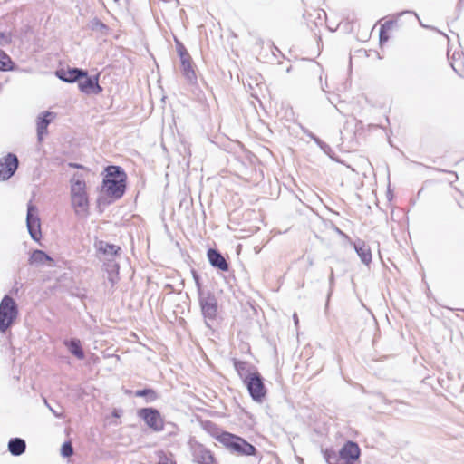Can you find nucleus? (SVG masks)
<instances>
[{"label": "nucleus", "instance_id": "ea45409f", "mask_svg": "<svg viewBox=\"0 0 464 464\" xmlns=\"http://www.w3.org/2000/svg\"><path fill=\"white\" fill-rule=\"evenodd\" d=\"M334 230H335V232H336L338 235L342 236V237H344V238L349 239V237H348L345 233H343L340 228L335 227V228H334Z\"/></svg>", "mask_w": 464, "mask_h": 464}, {"label": "nucleus", "instance_id": "bb28decb", "mask_svg": "<svg viewBox=\"0 0 464 464\" xmlns=\"http://www.w3.org/2000/svg\"><path fill=\"white\" fill-rule=\"evenodd\" d=\"M175 42H176L177 53L179 56L180 62L190 59L191 56L189 55V53H188V50L186 49V47L184 46V44L176 38H175Z\"/></svg>", "mask_w": 464, "mask_h": 464}, {"label": "nucleus", "instance_id": "9b49d317", "mask_svg": "<svg viewBox=\"0 0 464 464\" xmlns=\"http://www.w3.org/2000/svg\"><path fill=\"white\" fill-rule=\"evenodd\" d=\"M361 455V449L357 442L347 440L339 451V457L345 463L353 464Z\"/></svg>", "mask_w": 464, "mask_h": 464}, {"label": "nucleus", "instance_id": "a878e982", "mask_svg": "<svg viewBox=\"0 0 464 464\" xmlns=\"http://www.w3.org/2000/svg\"><path fill=\"white\" fill-rule=\"evenodd\" d=\"M89 27L92 31H99L102 34H107L109 32V26L102 22L99 18H93L89 24Z\"/></svg>", "mask_w": 464, "mask_h": 464}, {"label": "nucleus", "instance_id": "603ef678", "mask_svg": "<svg viewBox=\"0 0 464 464\" xmlns=\"http://www.w3.org/2000/svg\"><path fill=\"white\" fill-rule=\"evenodd\" d=\"M435 32L439 33V34H441V31L438 30V29H435Z\"/></svg>", "mask_w": 464, "mask_h": 464}, {"label": "nucleus", "instance_id": "f03ea898", "mask_svg": "<svg viewBox=\"0 0 464 464\" xmlns=\"http://www.w3.org/2000/svg\"><path fill=\"white\" fill-rule=\"evenodd\" d=\"M217 440L225 446L230 452L240 456H256V448L246 441L244 438L232 434L227 431H222L217 436Z\"/></svg>", "mask_w": 464, "mask_h": 464}, {"label": "nucleus", "instance_id": "412c9836", "mask_svg": "<svg viewBox=\"0 0 464 464\" xmlns=\"http://www.w3.org/2000/svg\"><path fill=\"white\" fill-rule=\"evenodd\" d=\"M97 249L99 252L109 256H117L121 251V247L119 246L102 240L97 243Z\"/></svg>", "mask_w": 464, "mask_h": 464}, {"label": "nucleus", "instance_id": "473e14b6", "mask_svg": "<svg viewBox=\"0 0 464 464\" xmlns=\"http://www.w3.org/2000/svg\"><path fill=\"white\" fill-rule=\"evenodd\" d=\"M326 155H328L331 159H334V151L332 148L325 143L324 141L321 142V144L318 146Z\"/></svg>", "mask_w": 464, "mask_h": 464}, {"label": "nucleus", "instance_id": "6ab92c4d", "mask_svg": "<svg viewBox=\"0 0 464 464\" xmlns=\"http://www.w3.org/2000/svg\"><path fill=\"white\" fill-rule=\"evenodd\" d=\"M8 451L12 456L19 457L26 450V442L22 438H11L8 441Z\"/></svg>", "mask_w": 464, "mask_h": 464}, {"label": "nucleus", "instance_id": "09e8293b", "mask_svg": "<svg viewBox=\"0 0 464 464\" xmlns=\"http://www.w3.org/2000/svg\"><path fill=\"white\" fill-rule=\"evenodd\" d=\"M404 13H411V12L410 11L402 12V13H400L399 15H402Z\"/></svg>", "mask_w": 464, "mask_h": 464}, {"label": "nucleus", "instance_id": "2f4dec72", "mask_svg": "<svg viewBox=\"0 0 464 464\" xmlns=\"http://www.w3.org/2000/svg\"><path fill=\"white\" fill-rule=\"evenodd\" d=\"M388 40H389V34H388L387 29L385 28V26H381L380 33H379L380 44L382 45Z\"/></svg>", "mask_w": 464, "mask_h": 464}, {"label": "nucleus", "instance_id": "7c9ffc66", "mask_svg": "<svg viewBox=\"0 0 464 464\" xmlns=\"http://www.w3.org/2000/svg\"><path fill=\"white\" fill-rule=\"evenodd\" d=\"M334 285V269L331 268L330 276H329V292H328V295H327V301H326V305H325L326 309L328 308L329 299H330V296H331V295L333 293Z\"/></svg>", "mask_w": 464, "mask_h": 464}, {"label": "nucleus", "instance_id": "b1692460", "mask_svg": "<svg viewBox=\"0 0 464 464\" xmlns=\"http://www.w3.org/2000/svg\"><path fill=\"white\" fill-rule=\"evenodd\" d=\"M136 397L144 398L147 403L153 402L159 399V394L152 388L137 390L134 392Z\"/></svg>", "mask_w": 464, "mask_h": 464}, {"label": "nucleus", "instance_id": "423d86ee", "mask_svg": "<svg viewBox=\"0 0 464 464\" xmlns=\"http://www.w3.org/2000/svg\"><path fill=\"white\" fill-rule=\"evenodd\" d=\"M244 384L254 401L262 402L264 401L266 395V388L264 383V378L258 372H256Z\"/></svg>", "mask_w": 464, "mask_h": 464}, {"label": "nucleus", "instance_id": "a19ab883", "mask_svg": "<svg viewBox=\"0 0 464 464\" xmlns=\"http://www.w3.org/2000/svg\"><path fill=\"white\" fill-rule=\"evenodd\" d=\"M121 415V410H117L115 409L113 411H112V416L115 417V418H120Z\"/></svg>", "mask_w": 464, "mask_h": 464}, {"label": "nucleus", "instance_id": "dca6fc26", "mask_svg": "<svg viewBox=\"0 0 464 464\" xmlns=\"http://www.w3.org/2000/svg\"><path fill=\"white\" fill-rule=\"evenodd\" d=\"M193 457L198 464H218L213 453L201 444L195 448Z\"/></svg>", "mask_w": 464, "mask_h": 464}, {"label": "nucleus", "instance_id": "f8f14e48", "mask_svg": "<svg viewBox=\"0 0 464 464\" xmlns=\"http://www.w3.org/2000/svg\"><path fill=\"white\" fill-rule=\"evenodd\" d=\"M55 118V113L51 111L41 112L36 119V130L38 141L44 140V136L47 134V129L52 121Z\"/></svg>", "mask_w": 464, "mask_h": 464}, {"label": "nucleus", "instance_id": "3c124183", "mask_svg": "<svg viewBox=\"0 0 464 464\" xmlns=\"http://www.w3.org/2000/svg\"><path fill=\"white\" fill-rule=\"evenodd\" d=\"M435 32L439 33V34H441V31L438 30V29H435Z\"/></svg>", "mask_w": 464, "mask_h": 464}, {"label": "nucleus", "instance_id": "c85d7f7f", "mask_svg": "<svg viewBox=\"0 0 464 464\" xmlns=\"http://www.w3.org/2000/svg\"><path fill=\"white\" fill-rule=\"evenodd\" d=\"M192 276L197 287L198 296L201 294H205L208 290L203 289L200 276L195 270H192Z\"/></svg>", "mask_w": 464, "mask_h": 464}, {"label": "nucleus", "instance_id": "c756f323", "mask_svg": "<svg viewBox=\"0 0 464 464\" xmlns=\"http://www.w3.org/2000/svg\"><path fill=\"white\" fill-rule=\"evenodd\" d=\"M159 458L160 459L157 464H177L176 460L173 459L172 454H167L163 451H160Z\"/></svg>", "mask_w": 464, "mask_h": 464}, {"label": "nucleus", "instance_id": "4c0bfd02", "mask_svg": "<svg viewBox=\"0 0 464 464\" xmlns=\"http://www.w3.org/2000/svg\"><path fill=\"white\" fill-rule=\"evenodd\" d=\"M108 279L111 283V285H113L118 281V276H116V275H109Z\"/></svg>", "mask_w": 464, "mask_h": 464}, {"label": "nucleus", "instance_id": "72a5a7b5", "mask_svg": "<svg viewBox=\"0 0 464 464\" xmlns=\"http://www.w3.org/2000/svg\"><path fill=\"white\" fill-rule=\"evenodd\" d=\"M44 404L48 407V409L52 411V413L56 417V418H59V419H62L63 418V411H58L57 410L53 409V407H52L46 399H44Z\"/></svg>", "mask_w": 464, "mask_h": 464}, {"label": "nucleus", "instance_id": "20e7f679", "mask_svg": "<svg viewBox=\"0 0 464 464\" xmlns=\"http://www.w3.org/2000/svg\"><path fill=\"white\" fill-rule=\"evenodd\" d=\"M19 309L14 299L5 295L0 302V333L5 334L15 323Z\"/></svg>", "mask_w": 464, "mask_h": 464}, {"label": "nucleus", "instance_id": "4468645a", "mask_svg": "<svg viewBox=\"0 0 464 464\" xmlns=\"http://www.w3.org/2000/svg\"><path fill=\"white\" fill-rule=\"evenodd\" d=\"M233 364L235 370L237 371L243 382L248 381V378H251V376L256 373V372H258L254 365L246 361L233 359Z\"/></svg>", "mask_w": 464, "mask_h": 464}, {"label": "nucleus", "instance_id": "7ed1b4c3", "mask_svg": "<svg viewBox=\"0 0 464 464\" xmlns=\"http://www.w3.org/2000/svg\"><path fill=\"white\" fill-rule=\"evenodd\" d=\"M198 297L205 324L207 327L213 329L217 323L218 314V299L214 293L209 290H208L205 294H201Z\"/></svg>", "mask_w": 464, "mask_h": 464}, {"label": "nucleus", "instance_id": "2eb2a0df", "mask_svg": "<svg viewBox=\"0 0 464 464\" xmlns=\"http://www.w3.org/2000/svg\"><path fill=\"white\" fill-rule=\"evenodd\" d=\"M362 263L369 266L372 263V256L371 247L362 239L351 242Z\"/></svg>", "mask_w": 464, "mask_h": 464}, {"label": "nucleus", "instance_id": "0eeeda50", "mask_svg": "<svg viewBox=\"0 0 464 464\" xmlns=\"http://www.w3.org/2000/svg\"><path fill=\"white\" fill-rule=\"evenodd\" d=\"M26 226L32 239L38 242L42 237L41 221L38 209L31 201L27 205Z\"/></svg>", "mask_w": 464, "mask_h": 464}, {"label": "nucleus", "instance_id": "4be33fe9", "mask_svg": "<svg viewBox=\"0 0 464 464\" xmlns=\"http://www.w3.org/2000/svg\"><path fill=\"white\" fill-rule=\"evenodd\" d=\"M47 261H53V258L47 253L39 249L34 250L29 257V263L32 265H44Z\"/></svg>", "mask_w": 464, "mask_h": 464}, {"label": "nucleus", "instance_id": "864d4df0", "mask_svg": "<svg viewBox=\"0 0 464 464\" xmlns=\"http://www.w3.org/2000/svg\"><path fill=\"white\" fill-rule=\"evenodd\" d=\"M115 2H118L119 0H114Z\"/></svg>", "mask_w": 464, "mask_h": 464}, {"label": "nucleus", "instance_id": "cd10ccee", "mask_svg": "<svg viewBox=\"0 0 464 464\" xmlns=\"http://www.w3.org/2000/svg\"><path fill=\"white\" fill-rule=\"evenodd\" d=\"M61 455L63 458H70L73 455V447L70 440L64 441L61 447Z\"/></svg>", "mask_w": 464, "mask_h": 464}, {"label": "nucleus", "instance_id": "ddd939ff", "mask_svg": "<svg viewBox=\"0 0 464 464\" xmlns=\"http://www.w3.org/2000/svg\"><path fill=\"white\" fill-rule=\"evenodd\" d=\"M207 257L209 264L214 268H217L222 272H227L229 270V264L219 250L216 248H208L207 251Z\"/></svg>", "mask_w": 464, "mask_h": 464}, {"label": "nucleus", "instance_id": "f257e3e1", "mask_svg": "<svg viewBox=\"0 0 464 464\" xmlns=\"http://www.w3.org/2000/svg\"><path fill=\"white\" fill-rule=\"evenodd\" d=\"M102 193L113 201L121 199L127 188V174L118 165H109L102 172Z\"/></svg>", "mask_w": 464, "mask_h": 464}, {"label": "nucleus", "instance_id": "58836bf2", "mask_svg": "<svg viewBox=\"0 0 464 464\" xmlns=\"http://www.w3.org/2000/svg\"><path fill=\"white\" fill-rule=\"evenodd\" d=\"M325 459H326V461H327V463H328V464H334V463H333V460H335V459H336V457H335V455H333V456H331V455H327V456L325 457Z\"/></svg>", "mask_w": 464, "mask_h": 464}, {"label": "nucleus", "instance_id": "e433bc0d", "mask_svg": "<svg viewBox=\"0 0 464 464\" xmlns=\"http://www.w3.org/2000/svg\"><path fill=\"white\" fill-rule=\"evenodd\" d=\"M303 132L308 137L310 138L312 140L314 139V137L316 136L315 134H314L312 131H310L309 130L307 129H304L303 128Z\"/></svg>", "mask_w": 464, "mask_h": 464}, {"label": "nucleus", "instance_id": "393cba45", "mask_svg": "<svg viewBox=\"0 0 464 464\" xmlns=\"http://www.w3.org/2000/svg\"><path fill=\"white\" fill-rule=\"evenodd\" d=\"M14 63L12 61L11 57L0 49V71H14Z\"/></svg>", "mask_w": 464, "mask_h": 464}, {"label": "nucleus", "instance_id": "39448f33", "mask_svg": "<svg viewBox=\"0 0 464 464\" xmlns=\"http://www.w3.org/2000/svg\"><path fill=\"white\" fill-rule=\"evenodd\" d=\"M137 416L153 431L160 432L164 430V420L160 411L153 407L139 409Z\"/></svg>", "mask_w": 464, "mask_h": 464}, {"label": "nucleus", "instance_id": "f704fd0d", "mask_svg": "<svg viewBox=\"0 0 464 464\" xmlns=\"http://www.w3.org/2000/svg\"><path fill=\"white\" fill-rule=\"evenodd\" d=\"M456 55H459V57H460L459 53H454L453 55H452V62L450 63V64H451L452 69L456 72V73H458L459 76H462L460 69L458 68L456 63H455L456 59H457Z\"/></svg>", "mask_w": 464, "mask_h": 464}, {"label": "nucleus", "instance_id": "de8ad7c7", "mask_svg": "<svg viewBox=\"0 0 464 464\" xmlns=\"http://www.w3.org/2000/svg\"><path fill=\"white\" fill-rule=\"evenodd\" d=\"M294 319H295V324H297L298 323V318H297V315L295 314H294Z\"/></svg>", "mask_w": 464, "mask_h": 464}, {"label": "nucleus", "instance_id": "1a4fd4ad", "mask_svg": "<svg viewBox=\"0 0 464 464\" xmlns=\"http://www.w3.org/2000/svg\"><path fill=\"white\" fill-rule=\"evenodd\" d=\"M55 75L64 82L73 83L79 82L82 76H87V71L77 67L60 68L55 71Z\"/></svg>", "mask_w": 464, "mask_h": 464}, {"label": "nucleus", "instance_id": "aec40b11", "mask_svg": "<svg viewBox=\"0 0 464 464\" xmlns=\"http://www.w3.org/2000/svg\"><path fill=\"white\" fill-rule=\"evenodd\" d=\"M63 344L69 350V352L79 360H83L85 357L84 351L82 346V343L77 338H71L64 340Z\"/></svg>", "mask_w": 464, "mask_h": 464}, {"label": "nucleus", "instance_id": "9d476101", "mask_svg": "<svg viewBox=\"0 0 464 464\" xmlns=\"http://www.w3.org/2000/svg\"><path fill=\"white\" fill-rule=\"evenodd\" d=\"M99 78L100 73H97L96 75L89 76L87 73V76H82V79L79 81L78 87L79 90L87 95L90 94H100L103 89L99 84Z\"/></svg>", "mask_w": 464, "mask_h": 464}, {"label": "nucleus", "instance_id": "a18cd8bd", "mask_svg": "<svg viewBox=\"0 0 464 464\" xmlns=\"http://www.w3.org/2000/svg\"><path fill=\"white\" fill-rule=\"evenodd\" d=\"M313 140H314V141L318 146L321 144V142H323V140H322L319 137H317V136H315V137H314V139Z\"/></svg>", "mask_w": 464, "mask_h": 464}, {"label": "nucleus", "instance_id": "8fccbe9b", "mask_svg": "<svg viewBox=\"0 0 464 464\" xmlns=\"http://www.w3.org/2000/svg\"><path fill=\"white\" fill-rule=\"evenodd\" d=\"M435 32L439 33V34H441V31L438 30V29H435Z\"/></svg>", "mask_w": 464, "mask_h": 464}, {"label": "nucleus", "instance_id": "79ce46f5", "mask_svg": "<svg viewBox=\"0 0 464 464\" xmlns=\"http://www.w3.org/2000/svg\"><path fill=\"white\" fill-rule=\"evenodd\" d=\"M392 24H393V21H387L385 24H382V26H385V28L388 31Z\"/></svg>", "mask_w": 464, "mask_h": 464}, {"label": "nucleus", "instance_id": "a211bd4d", "mask_svg": "<svg viewBox=\"0 0 464 464\" xmlns=\"http://www.w3.org/2000/svg\"><path fill=\"white\" fill-rule=\"evenodd\" d=\"M180 63L181 72L187 82L190 85L197 84V75L193 67L191 58L185 61H181Z\"/></svg>", "mask_w": 464, "mask_h": 464}, {"label": "nucleus", "instance_id": "f3484780", "mask_svg": "<svg viewBox=\"0 0 464 464\" xmlns=\"http://www.w3.org/2000/svg\"><path fill=\"white\" fill-rule=\"evenodd\" d=\"M72 207L74 208L77 216L89 214V197L87 195L71 196Z\"/></svg>", "mask_w": 464, "mask_h": 464}, {"label": "nucleus", "instance_id": "5701e85b", "mask_svg": "<svg viewBox=\"0 0 464 464\" xmlns=\"http://www.w3.org/2000/svg\"><path fill=\"white\" fill-rule=\"evenodd\" d=\"M87 195L86 182L84 179L78 178L71 180V196Z\"/></svg>", "mask_w": 464, "mask_h": 464}, {"label": "nucleus", "instance_id": "c9c22d12", "mask_svg": "<svg viewBox=\"0 0 464 464\" xmlns=\"http://www.w3.org/2000/svg\"><path fill=\"white\" fill-rule=\"evenodd\" d=\"M110 269L108 270L109 275H119V268L120 266L117 263H113L111 265H109Z\"/></svg>", "mask_w": 464, "mask_h": 464}, {"label": "nucleus", "instance_id": "49530a36", "mask_svg": "<svg viewBox=\"0 0 464 464\" xmlns=\"http://www.w3.org/2000/svg\"><path fill=\"white\" fill-rule=\"evenodd\" d=\"M308 266H312L314 265V259L310 256L307 257Z\"/></svg>", "mask_w": 464, "mask_h": 464}, {"label": "nucleus", "instance_id": "37998d69", "mask_svg": "<svg viewBox=\"0 0 464 464\" xmlns=\"http://www.w3.org/2000/svg\"><path fill=\"white\" fill-rule=\"evenodd\" d=\"M316 14H317V18L320 19V20L322 19V17H321L322 14L324 16H326V14H325V12L324 10H317Z\"/></svg>", "mask_w": 464, "mask_h": 464}, {"label": "nucleus", "instance_id": "c03bdc74", "mask_svg": "<svg viewBox=\"0 0 464 464\" xmlns=\"http://www.w3.org/2000/svg\"><path fill=\"white\" fill-rule=\"evenodd\" d=\"M69 165H70V167L74 168V169H82L83 168L82 165L78 164V163H70Z\"/></svg>", "mask_w": 464, "mask_h": 464}, {"label": "nucleus", "instance_id": "6e6552de", "mask_svg": "<svg viewBox=\"0 0 464 464\" xmlns=\"http://www.w3.org/2000/svg\"><path fill=\"white\" fill-rule=\"evenodd\" d=\"M18 167L19 159L14 153L8 152L5 156L0 158V181L11 179Z\"/></svg>", "mask_w": 464, "mask_h": 464}]
</instances>
